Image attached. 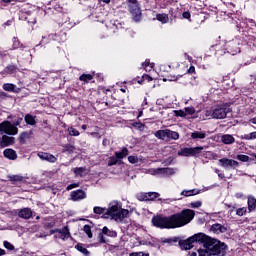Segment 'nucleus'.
Wrapping results in <instances>:
<instances>
[{
  "label": "nucleus",
  "instance_id": "9",
  "mask_svg": "<svg viewBox=\"0 0 256 256\" xmlns=\"http://www.w3.org/2000/svg\"><path fill=\"white\" fill-rule=\"evenodd\" d=\"M219 163L224 169H229V167H239V162L233 159L222 158L219 160Z\"/></svg>",
  "mask_w": 256,
  "mask_h": 256
},
{
  "label": "nucleus",
  "instance_id": "20",
  "mask_svg": "<svg viewBox=\"0 0 256 256\" xmlns=\"http://www.w3.org/2000/svg\"><path fill=\"white\" fill-rule=\"evenodd\" d=\"M8 179L12 183H23L25 181V177L21 175H11V176H8Z\"/></svg>",
  "mask_w": 256,
  "mask_h": 256
},
{
  "label": "nucleus",
  "instance_id": "18",
  "mask_svg": "<svg viewBox=\"0 0 256 256\" xmlns=\"http://www.w3.org/2000/svg\"><path fill=\"white\" fill-rule=\"evenodd\" d=\"M151 195H153L154 197H159V193L157 192H148L144 194H138L137 198L139 199V201H149V197H151Z\"/></svg>",
  "mask_w": 256,
  "mask_h": 256
},
{
  "label": "nucleus",
  "instance_id": "29",
  "mask_svg": "<svg viewBox=\"0 0 256 256\" xmlns=\"http://www.w3.org/2000/svg\"><path fill=\"white\" fill-rule=\"evenodd\" d=\"M199 191L196 190H184L181 195H184L185 197H191V195H198Z\"/></svg>",
  "mask_w": 256,
  "mask_h": 256
},
{
  "label": "nucleus",
  "instance_id": "15",
  "mask_svg": "<svg viewBox=\"0 0 256 256\" xmlns=\"http://www.w3.org/2000/svg\"><path fill=\"white\" fill-rule=\"evenodd\" d=\"M3 155L10 161H15L17 159V152L11 148L5 149Z\"/></svg>",
  "mask_w": 256,
  "mask_h": 256
},
{
  "label": "nucleus",
  "instance_id": "2",
  "mask_svg": "<svg viewBox=\"0 0 256 256\" xmlns=\"http://www.w3.org/2000/svg\"><path fill=\"white\" fill-rule=\"evenodd\" d=\"M225 243L210 237L204 244V249H198V256H220L225 253Z\"/></svg>",
  "mask_w": 256,
  "mask_h": 256
},
{
  "label": "nucleus",
  "instance_id": "48",
  "mask_svg": "<svg viewBox=\"0 0 256 256\" xmlns=\"http://www.w3.org/2000/svg\"><path fill=\"white\" fill-rule=\"evenodd\" d=\"M245 139L251 140V139H256V132H251L248 135H245Z\"/></svg>",
  "mask_w": 256,
  "mask_h": 256
},
{
  "label": "nucleus",
  "instance_id": "36",
  "mask_svg": "<svg viewBox=\"0 0 256 256\" xmlns=\"http://www.w3.org/2000/svg\"><path fill=\"white\" fill-rule=\"evenodd\" d=\"M148 173H150V175H162V168L149 169Z\"/></svg>",
  "mask_w": 256,
  "mask_h": 256
},
{
  "label": "nucleus",
  "instance_id": "5",
  "mask_svg": "<svg viewBox=\"0 0 256 256\" xmlns=\"http://www.w3.org/2000/svg\"><path fill=\"white\" fill-rule=\"evenodd\" d=\"M0 133H6L7 135H17L19 129L17 126L11 124L9 121H3L0 123Z\"/></svg>",
  "mask_w": 256,
  "mask_h": 256
},
{
  "label": "nucleus",
  "instance_id": "49",
  "mask_svg": "<svg viewBox=\"0 0 256 256\" xmlns=\"http://www.w3.org/2000/svg\"><path fill=\"white\" fill-rule=\"evenodd\" d=\"M128 161H129V163H137V161H139V159L135 156H129Z\"/></svg>",
  "mask_w": 256,
  "mask_h": 256
},
{
  "label": "nucleus",
  "instance_id": "54",
  "mask_svg": "<svg viewBox=\"0 0 256 256\" xmlns=\"http://www.w3.org/2000/svg\"><path fill=\"white\" fill-rule=\"evenodd\" d=\"M138 256H149V253L138 252Z\"/></svg>",
  "mask_w": 256,
  "mask_h": 256
},
{
  "label": "nucleus",
  "instance_id": "37",
  "mask_svg": "<svg viewBox=\"0 0 256 256\" xmlns=\"http://www.w3.org/2000/svg\"><path fill=\"white\" fill-rule=\"evenodd\" d=\"M143 67H144L145 71H151V69H153V64H151V62L149 60H146L143 63Z\"/></svg>",
  "mask_w": 256,
  "mask_h": 256
},
{
  "label": "nucleus",
  "instance_id": "53",
  "mask_svg": "<svg viewBox=\"0 0 256 256\" xmlns=\"http://www.w3.org/2000/svg\"><path fill=\"white\" fill-rule=\"evenodd\" d=\"M102 233H103L104 235H107V233H109V228L104 227V228L102 229Z\"/></svg>",
  "mask_w": 256,
  "mask_h": 256
},
{
  "label": "nucleus",
  "instance_id": "21",
  "mask_svg": "<svg viewBox=\"0 0 256 256\" xmlns=\"http://www.w3.org/2000/svg\"><path fill=\"white\" fill-rule=\"evenodd\" d=\"M256 208V199L253 196L248 197V211H255Z\"/></svg>",
  "mask_w": 256,
  "mask_h": 256
},
{
  "label": "nucleus",
  "instance_id": "33",
  "mask_svg": "<svg viewBox=\"0 0 256 256\" xmlns=\"http://www.w3.org/2000/svg\"><path fill=\"white\" fill-rule=\"evenodd\" d=\"M83 231H84V233H86V235H88L89 239H91L93 237V233L91 232V226L85 225L83 227Z\"/></svg>",
  "mask_w": 256,
  "mask_h": 256
},
{
  "label": "nucleus",
  "instance_id": "63",
  "mask_svg": "<svg viewBox=\"0 0 256 256\" xmlns=\"http://www.w3.org/2000/svg\"><path fill=\"white\" fill-rule=\"evenodd\" d=\"M1 255H5V250H3V249L0 248V256H1Z\"/></svg>",
  "mask_w": 256,
  "mask_h": 256
},
{
  "label": "nucleus",
  "instance_id": "3",
  "mask_svg": "<svg viewBox=\"0 0 256 256\" xmlns=\"http://www.w3.org/2000/svg\"><path fill=\"white\" fill-rule=\"evenodd\" d=\"M127 215H129V210L122 209L121 205L114 201L110 203L106 213L104 214V217L106 219L111 217V219H114V221H123Z\"/></svg>",
  "mask_w": 256,
  "mask_h": 256
},
{
  "label": "nucleus",
  "instance_id": "57",
  "mask_svg": "<svg viewBox=\"0 0 256 256\" xmlns=\"http://www.w3.org/2000/svg\"><path fill=\"white\" fill-rule=\"evenodd\" d=\"M100 241L101 243H105V238H103V234H100Z\"/></svg>",
  "mask_w": 256,
  "mask_h": 256
},
{
  "label": "nucleus",
  "instance_id": "58",
  "mask_svg": "<svg viewBox=\"0 0 256 256\" xmlns=\"http://www.w3.org/2000/svg\"><path fill=\"white\" fill-rule=\"evenodd\" d=\"M58 229L55 230H50V235H53L54 233H59V231H57Z\"/></svg>",
  "mask_w": 256,
  "mask_h": 256
},
{
  "label": "nucleus",
  "instance_id": "46",
  "mask_svg": "<svg viewBox=\"0 0 256 256\" xmlns=\"http://www.w3.org/2000/svg\"><path fill=\"white\" fill-rule=\"evenodd\" d=\"M201 205H202L201 201H196V202L190 203V207H192L193 209H199V207H201Z\"/></svg>",
  "mask_w": 256,
  "mask_h": 256
},
{
  "label": "nucleus",
  "instance_id": "13",
  "mask_svg": "<svg viewBox=\"0 0 256 256\" xmlns=\"http://www.w3.org/2000/svg\"><path fill=\"white\" fill-rule=\"evenodd\" d=\"M193 243H195L194 240L192 239V237H189L186 240L180 241L179 245L181 249H184L185 251H187L189 249H193Z\"/></svg>",
  "mask_w": 256,
  "mask_h": 256
},
{
  "label": "nucleus",
  "instance_id": "17",
  "mask_svg": "<svg viewBox=\"0 0 256 256\" xmlns=\"http://www.w3.org/2000/svg\"><path fill=\"white\" fill-rule=\"evenodd\" d=\"M58 231V233L61 235L60 239H62L63 241H65L66 239H69V237H71V232H69V227L65 226L64 228L60 229V230H56Z\"/></svg>",
  "mask_w": 256,
  "mask_h": 256
},
{
  "label": "nucleus",
  "instance_id": "62",
  "mask_svg": "<svg viewBox=\"0 0 256 256\" xmlns=\"http://www.w3.org/2000/svg\"><path fill=\"white\" fill-rule=\"evenodd\" d=\"M101 1H102V3H106V4L111 3V0H101Z\"/></svg>",
  "mask_w": 256,
  "mask_h": 256
},
{
  "label": "nucleus",
  "instance_id": "14",
  "mask_svg": "<svg viewBox=\"0 0 256 256\" xmlns=\"http://www.w3.org/2000/svg\"><path fill=\"white\" fill-rule=\"evenodd\" d=\"M211 231H213V233H216V235H221V233H227V227L216 223L211 226Z\"/></svg>",
  "mask_w": 256,
  "mask_h": 256
},
{
  "label": "nucleus",
  "instance_id": "47",
  "mask_svg": "<svg viewBox=\"0 0 256 256\" xmlns=\"http://www.w3.org/2000/svg\"><path fill=\"white\" fill-rule=\"evenodd\" d=\"M69 152V153H73V151H75V148L73 147V146H71V145H66L65 147H64V149H63V153H65V152Z\"/></svg>",
  "mask_w": 256,
  "mask_h": 256
},
{
  "label": "nucleus",
  "instance_id": "16",
  "mask_svg": "<svg viewBox=\"0 0 256 256\" xmlns=\"http://www.w3.org/2000/svg\"><path fill=\"white\" fill-rule=\"evenodd\" d=\"M18 217H21V219H31L33 212L29 208H23L18 212Z\"/></svg>",
  "mask_w": 256,
  "mask_h": 256
},
{
  "label": "nucleus",
  "instance_id": "40",
  "mask_svg": "<svg viewBox=\"0 0 256 256\" xmlns=\"http://www.w3.org/2000/svg\"><path fill=\"white\" fill-rule=\"evenodd\" d=\"M25 139H29V133L23 132L19 137L20 143H25Z\"/></svg>",
  "mask_w": 256,
  "mask_h": 256
},
{
  "label": "nucleus",
  "instance_id": "7",
  "mask_svg": "<svg viewBox=\"0 0 256 256\" xmlns=\"http://www.w3.org/2000/svg\"><path fill=\"white\" fill-rule=\"evenodd\" d=\"M130 12L134 19V21H141V9H139V5L137 4V0H129Z\"/></svg>",
  "mask_w": 256,
  "mask_h": 256
},
{
  "label": "nucleus",
  "instance_id": "31",
  "mask_svg": "<svg viewBox=\"0 0 256 256\" xmlns=\"http://www.w3.org/2000/svg\"><path fill=\"white\" fill-rule=\"evenodd\" d=\"M76 249L80 251V253H83V255L89 256V252L87 251V248L83 247L81 244H77Z\"/></svg>",
  "mask_w": 256,
  "mask_h": 256
},
{
  "label": "nucleus",
  "instance_id": "25",
  "mask_svg": "<svg viewBox=\"0 0 256 256\" xmlns=\"http://www.w3.org/2000/svg\"><path fill=\"white\" fill-rule=\"evenodd\" d=\"M86 171H87V168L79 167V168L74 169V174L76 175V177H83V175H85Z\"/></svg>",
  "mask_w": 256,
  "mask_h": 256
},
{
  "label": "nucleus",
  "instance_id": "52",
  "mask_svg": "<svg viewBox=\"0 0 256 256\" xmlns=\"http://www.w3.org/2000/svg\"><path fill=\"white\" fill-rule=\"evenodd\" d=\"M188 73H195V66H191L189 69H188Z\"/></svg>",
  "mask_w": 256,
  "mask_h": 256
},
{
  "label": "nucleus",
  "instance_id": "11",
  "mask_svg": "<svg viewBox=\"0 0 256 256\" xmlns=\"http://www.w3.org/2000/svg\"><path fill=\"white\" fill-rule=\"evenodd\" d=\"M191 237H192V240L194 241V243H202L203 247H205V243H207L208 239L211 238L210 236H207L204 233H198Z\"/></svg>",
  "mask_w": 256,
  "mask_h": 256
},
{
  "label": "nucleus",
  "instance_id": "50",
  "mask_svg": "<svg viewBox=\"0 0 256 256\" xmlns=\"http://www.w3.org/2000/svg\"><path fill=\"white\" fill-rule=\"evenodd\" d=\"M76 187H79V183H73L67 186V191H71V189H75Z\"/></svg>",
  "mask_w": 256,
  "mask_h": 256
},
{
  "label": "nucleus",
  "instance_id": "35",
  "mask_svg": "<svg viewBox=\"0 0 256 256\" xmlns=\"http://www.w3.org/2000/svg\"><path fill=\"white\" fill-rule=\"evenodd\" d=\"M3 89H4V91H13V92H15V85L6 83V84L3 85Z\"/></svg>",
  "mask_w": 256,
  "mask_h": 256
},
{
  "label": "nucleus",
  "instance_id": "51",
  "mask_svg": "<svg viewBox=\"0 0 256 256\" xmlns=\"http://www.w3.org/2000/svg\"><path fill=\"white\" fill-rule=\"evenodd\" d=\"M182 17H183L184 19H190V18H191V13H189V12H184V13L182 14Z\"/></svg>",
  "mask_w": 256,
  "mask_h": 256
},
{
  "label": "nucleus",
  "instance_id": "27",
  "mask_svg": "<svg viewBox=\"0 0 256 256\" xmlns=\"http://www.w3.org/2000/svg\"><path fill=\"white\" fill-rule=\"evenodd\" d=\"M157 20L161 23H169V16H167V14H158Z\"/></svg>",
  "mask_w": 256,
  "mask_h": 256
},
{
  "label": "nucleus",
  "instance_id": "8",
  "mask_svg": "<svg viewBox=\"0 0 256 256\" xmlns=\"http://www.w3.org/2000/svg\"><path fill=\"white\" fill-rule=\"evenodd\" d=\"M11 145H15V137L3 135L0 138V147L4 149L5 147H11Z\"/></svg>",
  "mask_w": 256,
  "mask_h": 256
},
{
  "label": "nucleus",
  "instance_id": "56",
  "mask_svg": "<svg viewBox=\"0 0 256 256\" xmlns=\"http://www.w3.org/2000/svg\"><path fill=\"white\" fill-rule=\"evenodd\" d=\"M153 199H157V197H154L153 195L148 196V201H153Z\"/></svg>",
  "mask_w": 256,
  "mask_h": 256
},
{
  "label": "nucleus",
  "instance_id": "44",
  "mask_svg": "<svg viewBox=\"0 0 256 256\" xmlns=\"http://www.w3.org/2000/svg\"><path fill=\"white\" fill-rule=\"evenodd\" d=\"M237 159L239 161H242L243 163H247V161H249V156H247V155H238Z\"/></svg>",
  "mask_w": 256,
  "mask_h": 256
},
{
  "label": "nucleus",
  "instance_id": "60",
  "mask_svg": "<svg viewBox=\"0 0 256 256\" xmlns=\"http://www.w3.org/2000/svg\"><path fill=\"white\" fill-rule=\"evenodd\" d=\"M190 256H199V252H192Z\"/></svg>",
  "mask_w": 256,
  "mask_h": 256
},
{
  "label": "nucleus",
  "instance_id": "6",
  "mask_svg": "<svg viewBox=\"0 0 256 256\" xmlns=\"http://www.w3.org/2000/svg\"><path fill=\"white\" fill-rule=\"evenodd\" d=\"M202 150V146L194 148H182L180 151H178V155L179 157H195L196 155H199Z\"/></svg>",
  "mask_w": 256,
  "mask_h": 256
},
{
  "label": "nucleus",
  "instance_id": "39",
  "mask_svg": "<svg viewBox=\"0 0 256 256\" xmlns=\"http://www.w3.org/2000/svg\"><path fill=\"white\" fill-rule=\"evenodd\" d=\"M69 131V135H71L72 137H79V131L73 127L68 129Z\"/></svg>",
  "mask_w": 256,
  "mask_h": 256
},
{
  "label": "nucleus",
  "instance_id": "10",
  "mask_svg": "<svg viewBox=\"0 0 256 256\" xmlns=\"http://www.w3.org/2000/svg\"><path fill=\"white\" fill-rule=\"evenodd\" d=\"M70 197L72 201H81L83 199H87V193L85 191L78 189L76 191L71 192Z\"/></svg>",
  "mask_w": 256,
  "mask_h": 256
},
{
  "label": "nucleus",
  "instance_id": "30",
  "mask_svg": "<svg viewBox=\"0 0 256 256\" xmlns=\"http://www.w3.org/2000/svg\"><path fill=\"white\" fill-rule=\"evenodd\" d=\"M162 175H175L174 168H162Z\"/></svg>",
  "mask_w": 256,
  "mask_h": 256
},
{
  "label": "nucleus",
  "instance_id": "28",
  "mask_svg": "<svg viewBox=\"0 0 256 256\" xmlns=\"http://www.w3.org/2000/svg\"><path fill=\"white\" fill-rule=\"evenodd\" d=\"M91 80H93V75L91 74H82L80 76V81H84V83H89Z\"/></svg>",
  "mask_w": 256,
  "mask_h": 256
},
{
  "label": "nucleus",
  "instance_id": "24",
  "mask_svg": "<svg viewBox=\"0 0 256 256\" xmlns=\"http://www.w3.org/2000/svg\"><path fill=\"white\" fill-rule=\"evenodd\" d=\"M129 155V150L127 148H123L121 152H115V156L118 159H125Z\"/></svg>",
  "mask_w": 256,
  "mask_h": 256
},
{
  "label": "nucleus",
  "instance_id": "55",
  "mask_svg": "<svg viewBox=\"0 0 256 256\" xmlns=\"http://www.w3.org/2000/svg\"><path fill=\"white\" fill-rule=\"evenodd\" d=\"M21 121H23V118L18 119V120L16 121L15 125H16V126H17V125H21Z\"/></svg>",
  "mask_w": 256,
  "mask_h": 256
},
{
  "label": "nucleus",
  "instance_id": "34",
  "mask_svg": "<svg viewBox=\"0 0 256 256\" xmlns=\"http://www.w3.org/2000/svg\"><path fill=\"white\" fill-rule=\"evenodd\" d=\"M93 211L96 213V215H105V213H107L105 212V208H101L99 206L94 207Z\"/></svg>",
  "mask_w": 256,
  "mask_h": 256
},
{
  "label": "nucleus",
  "instance_id": "22",
  "mask_svg": "<svg viewBox=\"0 0 256 256\" xmlns=\"http://www.w3.org/2000/svg\"><path fill=\"white\" fill-rule=\"evenodd\" d=\"M166 137H168V139H173V141H177V139H179V133L166 129Z\"/></svg>",
  "mask_w": 256,
  "mask_h": 256
},
{
  "label": "nucleus",
  "instance_id": "19",
  "mask_svg": "<svg viewBox=\"0 0 256 256\" xmlns=\"http://www.w3.org/2000/svg\"><path fill=\"white\" fill-rule=\"evenodd\" d=\"M221 141L224 145H232V143H235V138L231 134H224L221 137Z\"/></svg>",
  "mask_w": 256,
  "mask_h": 256
},
{
  "label": "nucleus",
  "instance_id": "1",
  "mask_svg": "<svg viewBox=\"0 0 256 256\" xmlns=\"http://www.w3.org/2000/svg\"><path fill=\"white\" fill-rule=\"evenodd\" d=\"M195 218V211L191 209L182 210L180 213L163 217L154 216L152 218V224L159 229H177L179 227H185L188 223H191Z\"/></svg>",
  "mask_w": 256,
  "mask_h": 256
},
{
  "label": "nucleus",
  "instance_id": "45",
  "mask_svg": "<svg viewBox=\"0 0 256 256\" xmlns=\"http://www.w3.org/2000/svg\"><path fill=\"white\" fill-rule=\"evenodd\" d=\"M4 247L6 249H8L9 251H13V249H15V246H13V244H11L10 242L4 241Z\"/></svg>",
  "mask_w": 256,
  "mask_h": 256
},
{
  "label": "nucleus",
  "instance_id": "42",
  "mask_svg": "<svg viewBox=\"0 0 256 256\" xmlns=\"http://www.w3.org/2000/svg\"><path fill=\"white\" fill-rule=\"evenodd\" d=\"M245 213H247V208H245V207L239 208L236 211V215H238L239 217H243V215H245Z\"/></svg>",
  "mask_w": 256,
  "mask_h": 256
},
{
  "label": "nucleus",
  "instance_id": "41",
  "mask_svg": "<svg viewBox=\"0 0 256 256\" xmlns=\"http://www.w3.org/2000/svg\"><path fill=\"white\" fill-rule=\"evenodd\" d=\"M174 114L176 117H187V113L183 110H175Z\"/></svg>",
  "mask_w": 256,
  "mask_h": 256
},
{
  "label": "nucleus",
  "instance_id": "23",
  "mask_svg": "<svg viewBox=\"0 0 256 256\" xmlns=\"http://www.w3.org/2000/svg\"><path fill=\"white\" fill-rule=\"evenodd\" d=\"M205 137H207V134L205 132L195 131L191 133L192 139H205Z\"/></svg>",
  "mask_w": 256,
  "mask_h": 256
},
{
  "label": "nucleus",
  "instance_id": "43",
  "mask_svg": "<svg viewBox=\"0 0 256 256\" xmlns=\"http://www.w3.org/2000/svg\"><path fill=\"white\" fill-rule=\"evenodd\" d=\"M184 113H186V115H194L195 114V108H193V107H186Z\"/></svg>",
  "mask_w": 256,
  "mask_h": 256
},
{
  "label": "nucleus",
  "instance_id": "4",
  "mask_svg": "<svg viewBox=\"0 0 256 256\" xmlns=\"http://www.w3.org/2000/svg\"><path fill=\"white\" fill-rule=\"evenodd\" d=\"M227 113H231V108L227 107L226 105L217 106L211 112V117L213 119H225L227 117Z\"/></svg>",
  "mask_w": 256,
  "mask_h": 256
},
{
  "label": "nucleus",
  "instance_id": "32",
  "mask_svg": "<svg viewBox=\"0 0 256 256\" xmlns=\"http://www.w3.org/2000/svg\"><path fill=\"white\" fill-rule=\"evenodd\" d=\"M25 122L28 124V125H35V118L29 114H27L25 116Z\"/></svg>",
  "mask_w": 256,
  "mask_h": 256
},
{
  "label": "nucleus",
  "instance_id": "59",
  "mask_svg": "<svg viewBox=\"0 0 256 256\" xmlns=\"http://www.w3.org/2000/svg\"><path fill=\"white\" fill-rule=\"evenodd\" d=\"M250 121L253 123V125H256V117L252 118Z\"/></svg>",
  "mask_w": 256,
  "mask_h": 256
},
{
  "label": "nucleus",
  "instance_id": "38",
  "mask_svg": "<svg viewBox=\"0 0 256 256\" xmlns=\"http://www.w3.org/2000/svg\"><path fill=\"white\" fill-rule=\"evenodd\" d=\"M117 157L111 156L108 160V167H113V165H117Z\"/></svg>",
  "mask_w": 256,
  "mask_h": 256
},
{
  "label": "nucleus",
  "instance_id": "26",
  "mask_svg": "<svg viewBox=\"0 0 256 256\" xmlns=\"http://www.w3.org/2000/svg\"><path fill=\"white\" fill-rule=\"evenodd\" d=\"M155 137H157V139H165V137H167V129L156 131Z\"/></svg>",
  "mask_w": 256,
  "mask_h": 256
},
{
  "label": "nucleus",
  "instance_id": "12",
  "mask_svg": "<svg viewBox=\"0 0 256 256\" xmlns=\"http://www.w3.org/2000/svg\"><path fill=\"white\" fill-rule=\"evenodd\" d=\"M38 157L42 159V161H48L49 163H55V161H57V157L47 152H39Z\"/></svg>",
  "mask_w": 256,
  "mask_h": 256
},
{
  "label": "nucleus",
  "instance_id": "61",
  "mask_svg": "<svg viewBox=\"0 0 256 256\" xmlns=\"http://www.w3.org/2000/svg\"><path fill=\"white\" fill-rule=\"evenodd\" d=\"M130 256H139V252L130 253Z\"/></svg>",
  "mask_w": 256,
  "mask_h": 256
},
{
  "label": "nucleus",
  "instance_id": "64",
  "mask_svg": "<svg viewBox=\"0 0 256 256\" xmlns=\"http://www.w3.org/2000/svg\"><path fill=\"white\" fill-rule=\"evenodd\" d=\"M138 127H139V129H141V127H145V125H143V124H141V123H138V124H136Z\"/></svg>",
  "mask_w": 256,
  "mask_h": 256
}]
</instances>
